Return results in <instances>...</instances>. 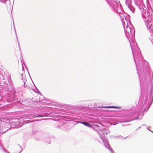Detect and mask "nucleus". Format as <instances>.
I'll use <instances>...</instances> for the list:
<instances>
[{"instance_id": "obj_1", "label": "nucleus", "mask_w": 153, "mask_h": 153, "mask_svg": "<svg viewBox=\"0 0 153 153\" xmlns=\"http://www.w3.org/2000/svg\"><path fill=\"white\" fill-rule=\"evenodd\" d=\"M122 21L125 32L127 37L132 36L134 33L133 26L130 22L129 15L126 13H120L119 14Z\"/></svg>"}, {"instance_id": "obj_2", "label": "nucleus", "mask_w": 153, "mask_h": 153, "mask_svg": "<svg viewBox=\"0 0 153 153\" xmlns=\"http://www.w3.org/2000/svg\"><path fill=\"white\" fill-rule=\"evenodd\" d=\"M130 46L131 49L134 61L136 63V59L137 58L138 60L140 58L141 51L139 50L137 48L136 43L134 42L132 39L129 40Z\"/></svg>"}, {"instance_id": "obj_3", "label": "nucleus", "mask_w": 153, "mask_h": 153, "mask_svg": "<svg viewBox=\"0 0 153 153\" xmlns=\"http://www.w3.org/2000/svg\"><path fill=\"white\" fill-rule=\"evenodd\" d=\"M99 134L101 136L100 137L102 140L105 146L109 150H110L109 149V148L110 146L108 139L106 138L105 139L104 138V137H105V135H107V133L106 132V130H102V131L99 132Z\"/></svg>"}, {"instance_id": "obj_4", "label": "nucleus", "mask_w": 153, "mask_h": 153, "mask_svg": "<svg viewBox=\"0 0 153 153\" xmlns=\"http://www.w3.org/2000/svg\"><path fill=\"white\" fill-rule=\"evenodd\" d=\"M107 3L109 4L114 9V10L116 11L117 10V11H118V9L119 7V4H117L116 2H114L113 5L111 4L110 3V2H109V0H106Z\"/></svg>"}, {"instance_id": "obj_5", "label": "nucleus", "mask_w": 153, "mask_h": 153, "mask_svg": "<svg viewBox=\"0 0 153 153\" xmlns=\"http://www.w3.org/2000/svg\"><path fill=\"white\" fill-rule=\"evenodd\" d=\"M43 117V116L42 115H38L37 116H35V115H33V116H32V115H31L30 116V117H22L21 118H19V119H18V118L17 119H15V120H20V119H23V120H24V119H30V118H31L32 117V118H35V117Z\"/></svg>"}, {"instance_id": "obj_6", "label": "nucleus", "mask_w": 153, "mask_h": 153, "mask_svg": "<svg viewBox=\"0 0 153 153\" xmlns=\"http://www.w3.org/2000/svg\"><path fill=\"white\" fill-rule=\"evenodd\" d=\"M22 76V80H23V82L24 83V87H25V84L26 81V78L25 76V74H22L21 75V77Z\"/></svg>"}, {"instance_id": "obj_7", "label": "nucleus", "mask_w": 153, "mask_h": 153, "mask_svg": "<svg viewBox=\"0 0 153 153\" xmlns=\"http://www.w3.org/2000/svg\"><path fill=\"white\" fill-rule=\"evenodd\" d=\"M78 123H81L82 124H83L86 126H91L90 125L89 123H88L87 122H79Z\"/></svg>"}, {"instance_id": "obj_8", "label": "nucleus", "mask_w": 153, "mask_h": 153, "mask_svg": "<svg viewBox=\"0 0 153 153\" xmlns=\"http://www.w3.org/2000/svg\"><path fill=\"white\" fill-rule=\"evenodd\" d=\"M150 97H152V100H153V87L151 89L150 91Z\"/></svg>"}, {"instance_id": "obj_9", "label": "nucleus", "mask_w": 153, "mask_h": 153, "mask_svg": "<svg viewBox=\"0 0 153 153\" xmlns=\"http://www.w3.org/2000/svg\"><path fill=\"white\" fill-rule=\"evenodd\" d=\"M105 108H118L119 107L118 106H108L103 107Z\"/></svg>"}, {"instance_id": "obj_10", "label": "nucleus", "mask_w": 153, "mask_h": 153, "mask_svg": "<svg viewBox=\"0 0 153 153\" xmlns=\"http://www.w3.org/2000/svg\"><path fill=\"white\" fill-rule=\"evenodd\" d=\"M141 16H142V18L143 19H144L145 20H146V15H145L143 14V13H142L141 14Z\"/></svg>"}, {"instance_id": "obj_11", "label": "nucleus", "mask_w": 153, "mask_h": 153, "mask_svg": "<svg viewBox=\"0 0 153 153\" xmlns=\"http://www.w3.org/2000/svg\"><path fill=\"white\" fill-rule=\"evenodd\" d=\"M126 5H127V6H128V8L130 9V7L129 6V4H128L127 1V0H126Z\"/></svg>"}, {"instance_id": "obj_12", "label": "nucleus", "mask_w": 153, "mask_h": 153, "mask_svg": "<svg viewBox=\"0 0 153 153\" xmlns=\"http://www.w3.org/2000/svg\"><path fill=\"white\" fill-rule=\"evenodd\" d=\"M109 149H110V150L111 152V153H114V151L110 147H109Z\"/></svg>"}, {"instance_id": "obj_13", "label": "nucleus", "mask_w": 153, "mask_h": 153, "mask_svg": "<svg viewBox=\"0 0 153 153\" xmlns=\"http://www.w3.org/2000/svg\"><path fill=\"white\" fill-rule=\"evenodd\" d=\"M20 59H21V61L22 62V59H23V57L22 56H21V57H20Z\"/></svg>"}, {"instance_id": "obj_14", "label": "nucleus", "mask_w": 153, "mask_h": 153, "mask_svg": "<svg viewBox=\"0 0 153 153\" xmlns=\"http://www.w3.org/2000/svg\"><path fill=\"white\" fill-rule=\"evenodd\" d=\"M3 149V150H4V151L5 152H7V153H9L6 150H5L4 149Z\"/></svg>"}, {"instance_id": "obj_15", "label": "nucleus", "mask_w": 153, "mask_h": 153, "mask_svg": "<svg viewBox=\"0 0 153 153\" xmlns=\"http://www.w3.org/2000/svg\"><path fill=\"white\" fill-rule=\"evenodd\" d=\"M150 40L151 41V42H152H152H153V39H150Z\"/></svg>"}, {"instance_id": "obj_16", "label": "nucleus", "mask_w": 153, "mask_h": 153, "mask_svg": "<svg viewBox=\"0 0 153 153\" xmlns=\"http://www.w3.org/2000/svg\"><path fill=\"white\" fill-rule=\"evenodd\" d=\"M149 127H147V129L149 130Z\"/></svg>"}, {"instance_id": "obj_17", "label": "nucleus", "mask_w": 153, "mask_h": 153, "mask_svg": "<svg viewBox=\"0 0 153 153\" xmlns=\"http://www.w3.org/2000/svg\"><path fill=\"white\" fill-rule=\"evenodd\" d=\"M140 128V127H139V128Z\"/></svg>"}, {"instance_id": "obj_18", "label": "nucleus", "mask_w": 153, "mask_h": 153, "mask_svg": "<svg viewBox=\"0 0 153 153\" xmlns=\"http://www.w3.org/2000/svg\"><path fill=\"white\" fill-rule=\"evenodd\" d=\"M136 67H137V64H136Z\"/></svg>"}, {"instance_id": "obj_19", "label": "nucleus", "mask_w": 153, "mask_h": 153, "mask_svg": "<svg viewBox=\"0 0 153 153\" xmlns=\"http://www.w3.org/2000/svg\"><path fill=\"white\" fill-rule=\"evenodd\" d=\"M152 131V132H153V131Z\"/></svg>"}]
</instances>
